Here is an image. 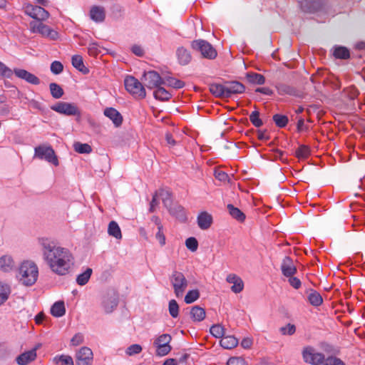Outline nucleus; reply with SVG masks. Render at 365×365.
<instances>
[{
  "instance_id": "nucleus-40",
  "label": "nucleus",
  "mask_w": 365,
  "mask_h": 365,
  "mask_svg": "<svg viewBox=\"0 0 365 365\" xmlns=\"http://www.w3.org/2000/svg\"><path fill=\"white\" fill-rule=\"evenodd\" d=\"M108 233L109 235L119 240L122 238V234L120 227L115 221H111L108 224Z\"/></svg>"
},
{
  "instance_id": "nucleus-25",
  "label": "nucleus",
  "mask_w": 365,
  "mask_h": 365,
  "mask_svg": "<svg viewBox=\"0 0 365 365\" xmlns=\"http://www.w3.org/2000/svg\"><path fill=\"white\" fill-rule=\"evenodd\" d=\"M197 225L201 230H207L212 223V217L207 212H202L197 216Z\"/></svg>"
},
{
  "instance_id": "nucleus-15",
  "label": "nucleus",
  "mask_w": 365,
  "mask_h": 365,
  "mask_svg": "<svg viewBox=\"0 0 365 365\" xmlns=\"http://www.w3.org/2000/svg\"><path fill=\"white\" fill-rule=\"evenodd\" d=\"M225 89L227 98H230L234 94L243 93L245 91V86L239 81H226Z\"/></svg>"
},
{
  "instance_id": "nucleus-38",
  "label": "nucleus",
  "mask_w": 365,
  "mask_h": 365,
  "mask_svg": "<svg viewBox=\"0 0 365 365\" xmlns=\"http://www.w3.org/2000/svg\"><path fill=\"white\" fill-rule=\"evenodd\" d=\"M227 210L230 215L239 222H243L245 220V215L237 207L232 204L227 205Z\"/></svg>"
},
{
  "instance_id": "nucleus-57",
  "label": "nucleus",
  "mask_w": 365,
  "mask_h": 365,
  "mask_svg": "<svg viewBox=\"0 0 365 365\" xmlns=\"http://www.w3.org/2000/svg\"><path fill=\"white\" fill-rule=\"evenodd\" d=\"M227 365H247V362L242 357L235 356L229 359Z\"/></svg>"
},
{
  "instance_id": "nucleus-20",
  "label": "nucleus",
  "mask_w": 365,
  "mask_h": 365,
  "mask_svg": "<svg viewBox=\"0 0 365 365\" xmlns=\"http://www.w3.org/2000/svg\"><path fill=\"white\" fill-rule=\"evenodd\" d=\"M226 280L228 283L232 284L231 290L234 293H240L244 288V283L242 279L235 274H230L227 275Z\"/></svg>"
},
{
  "instance_id": "nucleus-13",
  "label": "nucleus",
  "mask_w": 365,
  "mask_h": 365,
  "mask_svg": "<svg viewBox=\"0 0 365 365\" xmlns=\"http://www.w3.org/2000/svg\"><path fill=\"white\" fill-rule=\"evenodd\" d=\"M118 304V295L114 292H108L103 298L101 305L106 314H110L117 307Z\"/></svg>"
},
{
  "instance_id": "nucleus-36",
  "label": "nucleus",
  "mask_w": 365,
  "mask_h": 365,
  "mask_svg": "<svg viewBox=\"0 0 365 365\" xmlns=\"http://www.w3.org/2000/svg\"><path fill=\"white\" fill-rule=\"evenodd\" d=\"M155 88L156 90L153 92V96L155 99L161 101H166L171 98L172 95L170 93L161 86H159Z\"/></svg>"
},
{
  "instance_id": "nucleus-28",
  "label": "nucleus",
  "mask_w": 365,
  "mask_h": 365,
  "mask_svg": "<svg viewBox=\"0 0 365 365\" xmlns=\"http://www.w3.org/2000/svg\"><path fill=\"white\" fill-rule=\"evenodd\" d=\"M276 88L279 95H289L293 96H298L297 89L286 83H277L276 85Z\"/></svg>"
},
{
  "instance_id": "nucleus-21",
  "label": "nucleus",
  "mask_w": 365,
  "mask_h": 365,
  "mask_svg": "<svg viewBox=\"0 0 365 365\" xmlns=\"http://www.w3.org/2000/svg\"><path fill=\"white\" fill-rule=\"evenodd\" d=\"M36 358V348H34L28 351H25L18 356L16 361L19 365H26L34 361Z\"/></svg>"
},
{
  "instance_id": "nucleus-34",
  "label": "nucleus",
  "mask_w": 365,
  "mask_h": 365,
  "mask_svg": "<svg viewBox=\"0 0 365 365\" xmlns=\"http://www.w3.org/2000/svg\"><path fill=\"white\" fill-rule=\"evenodd\" d=\"M11 292L9 284L0 282V306L4 304L9 299Z\"/></svg>"
},
{
  "instance_id": "nucleus-29",
  "label": "nucleus",
  "mask_w": 365,
  "mask_h": 365,
  "mask_svg": "<svg viewBox=\"0 0 365 365\" xmlns=\"http://www.w3.org/2000/svg\"><path fill=\"white\" fill-rule=\"evenodd\" d=\"M190 317L194 322H200L205 318V311L200 306H194L191 308Z\"/></svg>"
},
{
  "instance_id": "nucleus-31",
  "label": "nucleus",
  "mask_w": 365,
  "mask_h": 365,
  "mask_svg": "<svg viewBox=\"0 0 365 365\" xmlns=\"http://www.w3.org/2000/svg\"><path fill=\"white\" fill-rule=\"evenodd\" d=\"M333 56L336 58L348 59L350 57V52L349 49L344 46H335L333 48Z\"/></svg>"
},
{
  "instance_id": "nucleus-47",
  "label": "nucleus",
  "mask_w": 365,
  "mask_h": 365,
  "mask_svg": "<svg viewBox=\"0 0 365 365\" xmlns=\"http://www.w3.org/2000/svg\"><path fill=\"white\" fill-rule=\"evenodd\" d=\"M200 297V292L197 289H192L187 292L185 297V302L186 304H192Z\"/></svg>"
},
{
  "instance_id": "nucleus-45",
  "label": "nucleus",
  "mask_w": 365,
  "mask_h": 365,
  "mask_svg": "<svg viewBox=\"0 0 365 365\" xmlns=\"http://www.w3.org/2000/svg\"><path fill=\"white\" fill-rule=\"evenodd\" d=\"M210 332L215 338H222L225 335V328L221 324H214L210 327Z\"/></svg>"
},
{
  "instance_id": "nucleus-3",
  "label": "nucleus",
  "mask_w": 365,
  "mask_h": 365,
  "mask_svg": "<svg viewBox=\"0 0 365 365\" xmlns=\"http://www.w3.org/2000/svg\"><path fill=\"white\" fill-rule=\"evenodd\" d=\"M124 84L125 89L135 98L143 99L146 96V91L144 86L133 76H128L125 78Z\"/></svg>"
},
{
  "instance_id": "nucleus-10",
  "label": "nucleus",
  "mask_w": 365,
  "mask_h": 365,
  "mask_svg": "<svg viewBox=\"0 0 365 365\" xmlns=\"http://www.w3.org/2000/svg\"><path fill=\"white\" fill-rule=\"evenodd\" d=\"M51 109L65 115H80L78 107L72 103L60 101L51 106Z\"/></svg>"
},
{
  "instance_id": "nucleus-23",
  "label": "nucleus",
  "mask_w": 365,
  "mask_h": 365,
  "mask_svg": "<svg viewBox=\"0 0 365 365\" xmlns=\"http://www.w3.org/2000/svg\"><path fill=\"white\" fill-rule=\"evenodd\" d=\"M90 18L96 23H102L106 19L105 9L100 6H93L90 10Z\"/></svg>"
},
{
  "instance_id": "nucleus-2",
  "label": "nucleus",
  "mask_w": 365,
  "mask_h": 365,
  "mask_svg": "<svg viewBox=\"0 0 365 365\" xmlns=\"http://www.w3.org/2000/svg\"><path fill=\"white\" fill-rule=\"evenodd\" d=\"M19 275L23 284L31 286L35 284L38 277V266L33 261H24L19 267Z\"/></svg>"
},
{
  "instance_id": "nucleus-11",
  "label": "nucleus",
  "mask_w": 365,
  "mask_h": 365,
  "mask_svg": "<svg viewBox=\"0 0 365 365\" xmlns=\"http://www.w3.org/2000/svg\"><path fill=\"white\" fill-rule=\"evenodd\" d=\"M25 14L36 21H46L50 16L49 13L40 6H34L32 4H27L24 7Z\"/></svg>"
},
{
  "instance_id": "nucleus-54",
  "label": "nucleus",
  "mask_w": 365,
  "mask_h": 365,
  "mask_svg": "<svg viewBox=\"0 0 365 365\" xmlns=\"http://www.w3.org/2000/svg\"><path fill=\"white\" fill-rule=\"evenodd\" d=\"M141 351H142L141 346L140 344H132V345L129 346L126 349L125 353L128 356H133V355L139 354L140 352H141Z\"/></svg>"
},
{
  "instance_id": "nucleus-64",
  "label": "nucleus",
  "mask_w": 365,
  "mask_h": 365,
  "mask_svg": "<svg viewBox=\"0 0 365 365\" xmlns=\"http://www.w3.org/2000/svg\"><path fill=\"white\" fill-rule=\"evenodd\" d=\"M215 177L220 181H225L227 180L228 175L222 170H217L215 172Z\"/></svg>"
},
{
  "instance_id": "nucleus-60",
  "label": "nucleus",
  "mask_w": 365,
  "mask_h": 365,
  "mask_svg": "<svg viewBox=\"0 0 365 365\" xmlns=\"http://www.w3.org/2000/svg\"><path fill=\"white\" fill-rule=\"evenodd\" d=\"M83 336L81 333L76 334L71 339V343L73 346H78L83 342Z\"/></svg>"
},
{
  "instance_id": "nucleus-51",
  "label": "nucleus",
  "mask_w": 365,
  "mask_h": 365,
  "mask_svg": "<svg viewBox=\"0 0 365 365\" xmlns=\"http://www.w3.org/2000/svg\"><path fill=\"white\" fill-rule=\"evenodd\" d=\"M251 123L257 128L262 125V120L259 118V113L257 110L252 112L250 115Z\"/></svg>"
},
{
  "instance_id": "nucleus-18",
  "label": "nucleus",
  "mask_w": 365,
  "mask_h": 365,
  "mask_svg": "<svg viewBox=\"0 0 365 365\" xmlns=\"http://www.w3.org/2000/svg\"><path fill=\"white\" fill-rule=\"evenodd\" d=\"M16 263L10 255H4L0 257V271L10 272L15 269Z\"/></svg>"
},
{
  "instance_id": "nucleus-26",
  "label": "nucleus",
  "mask_w": 365,
  "mask_h": 365,
  "mask_svg": "<svg viewBox=\"0 0 365 365\" xmlns=\"http://www.w3.org/2000/svg\"><path fill=\"white\" fill-rule=\"evenodd\" d=\"M168 210L171 215L181 222H185L187 219L184 208L180 205H173Z\"/></svg>"
},
{
  "instance_id": "nucleus-12",
  "label": "nucleus",
  "mask_w": 365,
  "mask_h": 365,
  "mask_svg": "<svg viewBox=\"0 0 365 365\" xmlns=\"http://www.w3.org/2000/svg\"><path fill=\"white\" fill-rule=\"evenodd\" d=\"M144 86L148 89H153L163 83V78L155 71H149L144 72L143 76Z\"/></svg>"
},
{
  "instance_id": "nucleus-6",
  "label": "nucleus",
  "mask_w": 365,
  "mask_h": 365,
  "mask_svg": "<svg viewBox=\"0 0 365 365\" xmlns=\"http://www.w3.org/2000/svg\"><path fill=\"white\" fill-rule=\"evenodd\" d=\"M29 29L33 34H39L43 37L48 38L51 40H56L58 38V33L44 24L42 21H31Z\"/></svg>"
},
{
  "instance_id": "nucleus-53",
  "label": "nucleus",
  "mask_w": 365,
  "mask_h": 365,
  "mask_svg": "<svg viewBox=\"0 0 365 365\" xmlns=\"http://www.w3.org/2000/svg\"><path fill=\"white\" fill-rule=\"evenodd\" d=\"M13 71L6 66L4 63L0 61V76L8 78H11Z\"/></svg>"
},
{
  "instance_id": "nucleus-48",
  "label": "nucleus",
  "mask_w": 365,
  "mask_h": 365,
  "mask_svg": "<svg viewBox=\"0 0 365 365\" xmlns=\"http://www.w3.org/2000/svg\"><path fill=\"white\" fill-rule=\"evenodd\" d=\"M168 310L170 316L173 318L178 317L179 314V306L176 300L171 299L168 304Z\"/></svg>"
},
{
  "instance_id": "nucleus-24",
  "label": "nucleus",
  "mask_w": 365,
  "mask_h": 365,
  "mask_svg": "<svg viewBox=\"0 0 365 365\" xmlns=\"http://www.w3.org/2000/svg\"><path fill=\"white\" fill-rule=\"evenodd\" d=\"M178 61L180 65H187L192 59L190 51L183 46L178 47L176 50Z\"/></svg>"
},
{
  "instance_id": "nucleus-14",
  "label": "nucleus",
  "mask_w": 365,
  "mask_h": 365,
  "mask_svg": "<svg viewBox=\"0 0 365 365\" xmlns=\"http://www.w3.org/2000/svg\"><path fill=\"white\" fill-rule=\"evenodd\" d=\"M93 359L92 350L87 347H81L76 353L77 365H91Z\"/></svg>"
},
{
  "instance_id": "nucleus-5",
  "label": "nucleus",
  "mask_w": 365,
  "mask_h": 365,
  "mask_svg": "<svg viewBox=\"0 0 365 365\" xmlns=\"http://www.w3.org/2000/svg\"><path fill=\"white\" fill-rule=\"evenodd\" d=\"M193 50L199 51L202 57L208 59L216 58L217 53L215 48L208 41L203 39H197L191 42Z\"/></svg>"
},
{
  "instance_id": "nucleus-55",
  "label": "nucleus",
  "mask_w": 365,
  "mask_h": 365,
  "mask_svg": "<svg viewBox=\"0 0 365 365\" xmlns=\"http://www.w3.org/2000/svg\"><path fill=\"white\" fill-rule=\"evenodd\" d=\"M63 70V64L58 61H54L51 64V71L55 74L58 75L60 74Z\"/></svg>"
},
{
  "instance_id": "nucleus-46",
  "label": "nucleus",
  "mask_w": 365,
  "mask_h": 365,
  "mask_svg": "<svg viewBox=\"0 0 365 365\" xmlns=\"http://www.w3.org/2000/svg\"><path fill=\"white\" fill-rule=\"evenodd\" d=\"M272 119L276 125L279 128L285 127L289 121L287 116L281 114L274 115Z\"/></svg>"
},
{
  "instance_id": "nucleus-43",
  "label": "nucleus",
  "mask_w": 365,
  "mask_h": 365,
  "mask_svg": "<svg viewBox=\"0 0 365 365\" xmlns=\"http://www.w3.org/2000/svg\"><path fill=\"white\" fill-rule=\"evenodd\" d=\"M50 92L53 98L58 99L63 96L64 91L63 88L56 83L49 84Z\"/></svg>"
},
{
  "instance_id": "nucleus-33",
  "label": "nucleus",
  "mask_w": 365,
  "mask_h": 365,
  "mask_svg": "<svg viewBox=\"0 0 365 365\" xmlns=\"http://www.w3.org/2000/svg\"><path fill=\"white\" fill-rule=\"evenodd\" d=\"M158 193L163 201V205L167 208V210L173 205L171 193L169 190L160 189L158 190Z\"/></svg>"
},
{
  "instance_id": "nucleus-39",
  "label": "nucleus",
  "mask_w": 365,
  "mask_h": 365,
  "mask_svg": "<svg viewBox=\"0 0 365 365\" xmlns=\"http://www.w3.org/2000/svg\"><path fill=\"white\" fill-rule=\"evenodd\" d=\"M163 85H166L174 88L179 89L185 86V83L173 77L166 76L163 78Z\"/></svg>"
},
{
  "instance_id": "nucleus-58",
  "label": "nucleus",
  "mask_w": 365,
  "mask_h": 365,
  "mask_svg": "<svg viewBox=\"0 0 365 365\" xmlns=\"http://www.w3.org/2000/svg\"><path fill=\"white\" fill-rule=\"evenodd\" d=\"M322 348L327 354H331V356L338 354L339 351V349L335 348L334 346L327 343L322 344Z\"/></svg>"
},
{
  "instance_id": "nucleus-7",
  "label": "nucleus",
  "mask_w": 365,
  "mask_h": 365,
  "mask_svg": "<svg viewBox=\"0 0 365 365\" xmlns=\"http://www.w3.org/2000/svg\"><path fill=\"white\" fill-rule=\"evenodd\" d=\"M34 158L45 160L56 166L58 165V158L51 146L39 145L36 147Z\"/></svg>"
},
{
  "instance_id": "nucleus-56",
  "label": "nucleus",
  "mask_w": 365,
  "mask_h": 365,
  "mask_svg": "<svg viewBox=\"0 0 365 365\" xmlns=\"http://www.w3.org/2000/svg\"><path fill=\"white\" fill-rule=\"evenodd\" d=\"M296 331V327L294 324H288L285 327L280 328V332L283 335H292Z\"/></svg>"
},
{
  "instance_id": "nucleus-30",
  "label": "nucleus",
  "mask_w": 365,
  "mask_h": 365,
  "mask_svg": "<svg viewBox=\"0 0 365 365\" xmlns=\"http://www.w3.org/2000/svg\"><path fill=\"white\" fill-rule=\"evenodd\" d=\"M238 344V339L233 336H223L220 340V345L226 349H230Z\"/></svg>"
},
{
  "instance_id": "nucleus-50",
  "label": "nucleus",
  "mask_w": 365,
  "mask_h": 365,
  "mask_svg": "<svg viewBox=\"0 0 365 365\" xmlns=\"http://www.w3.org/2000/svg\"><path fill=\"white\" fill-rule=\"evenodd\" d=\"M322 365H345V364L339 358L334 356H329L327 358H324Z\"/></svg>"
},
{
  "instance_id": "nucleus-63",
  "label": "nucleus",
  "mask_w": 365,
  "mask_h": 365,
  "mask_svg": "<svg viewBox=\"0 0 365 365\" xmlns=\"http://www.w3.org/2000/svg\"><path fill=\"white\" fill-rule=\"evenodd\" d=\"M289 282L295 289H298L301 286V281L297 277L293 276L289 277Z\"/></svg>"
},
{
  "instance_id": "nucleus-9",
  "label": "nucleus",
  "mask_w": 365,
  "mask_h": 365,
  "mask_svg": "<svg viewBox=\"0 0 365 365\" xmlns=\"http://www.w3.org/2000/svg\"><path fill=\"white\" fill-rule=\"evenodd\" d=\"M304 361L312 365H322L325 358L322 353L317 352L312 346H307L302 351Z\"/></svg>"
},
{
  "instance_id": "nucleus-37",
  "label": "nucleus",
  "mask_w": 365,
  "mask_h": 365,
  "mask_svg": "<svg viewBox=\"0 0 365 365\" xmlns=\"http://www.w3.org/2000/svg\"><path fill=\"white\" fill-rule=\"evenodd\" d=\"M309 303L314 307L321 305L323 302V299L321 294L312 289H309V293L307 297Z\"/></svg>"
},
{
  "instance_id": "nucleus-1",
  "label": "nucleus",
  "mask_w": 365,
  "mask_h": 365,
  "mask_svg": "<svg viewBox=\"0 0 365 365\" xmlns=\"http://www.w3.org/2000/svg\"><path fill=\"white\" fill-rule=\"evenodd\" d=\"M39 244L43 259L53 273L62 276L70 272L74 258L69 250L57 245L56 242L48 238L41 239Z\"/></svg>"
},
{
  "instance_id": "nucleus-16",
  "label": "nucleus",
  "mask_w": 365,
  "mask_h": 365,
  "mask_svg": "<svg viewBox=\"0 0 365 365\" xmlns=\"http://www.w3.org/2000/svg\"><path fill=\"white\" fill-rule=\"evenodd\" d=\"M13 73L31 84L38 85L40 83V79L37 76L24 69L16 68L13 71Z\"/></svg>"
},
{
  "instance_id": "nucleus-4",
  "label": "nucleus",
  "mask_w": 365,
  "mask_h": 365,
  "mask_svg": "<svg viewBox=\"0 0 365 365\" xmlns=\"http://www.w3.org/2000/svg\"><path fill=\"white\" fill-rule=\"evenodd\" d=\"M169 279L175 296L177 297H182L188 286V281L183 273L174 270Z\"/></svg>"
},
{
  "instance_id": "nucleus-27",
  "label": "nucleus",
  "mask_w": 365,
  "mask_h": 365,
  "mask_svg": "<svg viewBox=\"0 0 365 365\" xmlns=\"http://www.w3.org/2000/svg\"><path fill=\"white\" fill-rule=\"evenodd\" d=\"M209 89L210 93L217 98H227L225 83L224 84L217 83H211Z\"/></svg>"
},
{
  "instance_id": "nucleus-42",
  "label": "nucleus",
  "mask_w": 365,
  "mask_h": 365,
  "mask_svg": "<svg viewBox=\"0 0 365 365\" xmlns=\"http://www.w3.org/2000/svg\"><path fill=\"white\" fill-rule=\"evenodd\" d=\"M92 269L87 268L85 272L78 274L76 277V282L81 286H83L88 283L91 274Z\"/></svg>"
},
{
  "instance_id": "nucleus-44",
  "label": "nucleus",
  "mask_w": 365,
  "mask_h": 365,
  "mask_svg": "<svg viewBox=\"0 0 365 365\" xmlns=\"http://www.w3.org/2000/svg\"><path fill=\"white\" fill-rule=\"evenodd\" d=\"M73 148L76 152L81 154H88L92 151L91 147L87 143H81L80 142L73 144Z\"/></svg>"
},
{
  "instance_id": "nucleus-59",
  "label": "nucleus",
  "mask_w": 365,
  "mask_h": 365,
  "mask_svg": "<svg viewBox=\"0 0 365 365\" xmlns=\"http://www.w3.org/2000/svg\"><path fill=\"white\" fill-rule=\"evenodd\" d=\"M159 194L158 193V190L155 192V194L153 196V199L150 204V208L149 212H153L155 211V207H157L159 205Z\"/></svg>"
},
{
  "instance_id": "nucleus-61",
  "label": "nucleus",
  "mask_w": 365,
  "mask_h": 365,
  "mask_svg": "<svg viewBox=\"0 0 365 365\" xmlns=\"http://www.w3.org/2000/svg\"><path fill=\"white\" fill-rule=\"evenodd\" d=\"M155 238L159 241L161 246H164L165 245V237L163 232V229L158 230V232L155 234Z\"/></svg>"
},
{
  "instance_id": "nucleus-22",
  "label": "nucleus",
  "mask_w": 365,
  "mask_h": 365,
  "mask_svg": "<svg viewBox=\"0 0 365 365\" xmlns=\"http://www.w3.org/2000/svg\"><path fill=\"white\" fill-rule=\"evenodd\" d=\"M281 269L282 274L286 277L293 276L297 272V269L294 265L292 259L287 256L282 260Z\"/></svg>"
},
{
  "instance_id": "nucleus-41",
  "label": "nucleus",
  "mask_w": 365,
  "mask_h": 365,
  "mask_svg": "<svg viewBox=\"0 0 365 365\" xmlns=\"http://www.w3.org/2000/svg\"><path fill=\"white\" fill-rule=\"evenodd\" d=\"M246 78L250 83L253 84L262 85L265 82L264 76L260 73H248Z\"/></svg>"
},
{
  "instance_id": "nucleus-62",
  "label": "nucleus",
  "mask_w": 365,
  "mask_h": 365,
  "mask_svg": "<svg viewBox=\"0 0 365 365\" xmlns=\"http://www.w3.org/2000/svg\"><path fill=\"white\" fill-rule=\"evenodd\" d=\"M131 51L135 55L138 56H143L144 55V50L139 45H133L131 47Z\"/></svg>"
},
{
  "instance_id": "nucleus-8",
  "label": "nucleus",
  "mask_w": 365,
  "mask_h": 365,
  "mask_svg": "<svg viewBox=\"0 0 365 365\" xmlns=\"http://www.w3.org/2000/svg\"><path fill=\"white\" fill-rule=\"evenodd\" d=\"M172 337L168 334H163L159 336L154 341V346H156V354L160 356L167 355L172 349L170 342Z\"/></svg>"
},
{
  "instance_id": "nucleus-32",
  "label": "nucleus",
  "mask_w": 365,
  "mask_h": 365,
  "mask_svg": "<svg viewBox=\"0 0 365 365\" xmlns=\"http://www.w3.org/2000/svg\"><path fill=\"white\" fill-rule=\"evenodd\" d=\"M66 313L64 302L58 301L55 302L51 308V314L55 317H61Z\"/></svg>"
},
{
  "instance_id": "nucleus-19",
  "label": "nucleus",
  "mask_w": 365,
  "mask_h": 365,
  "mask_svg": "<svg viewBox=\"0 0 365 365\" xmlns=\"http://www.w3.org/2000/svg\"><path fill=\"white\" fill-rule=\"evenodd\" d=\"M103 114L112 120L115 127L121 125L123 123V116L115 108L112 107L106 108L103 111Z\"/></svg>"
},
{
  "instance_id": "nucleus-35",
  "label": "nucleus",
  "mask_w": 365,
  "mask_h": 365,
  "mask_svg": "<svg viewBox=\"0 0 365 365\" xmlns=\"http://www.w3.org/2000/svg\"><path fill=\"white\" fill-rule=\"evenodd\" d=\"M71 63L74 68L84 74L89 72V70L84 66L83 58L80 55H74L72 56Z\"/></svg>"
},
{
  "instance_id": "nucleus-52",
  "label": "nucleus",
  "mask_w": 365,
  "mask_h": 365,
  "mask_svg": "<svg viewBox=\"0 0 365 365\" xmlns=\"http://www.w3.org/2000/svg\"><path fill=\"white\" fill-rule=\"evenodd\" d=\"M185 245L191 252H195L198 247V242L195 237H191L186 240Z\"/></svg>"
},
{
  "instance_id": "nucleus-17",
  "label": "nucleus",
  "mask_w": 365,
  "mask_h": 365,
  "mask_svg": "<svg viewBox=\"0 0 365 365\" xmlns=\"http://www.w3.org/2000/svg\"><path fill=\"white\" fill-rule=\"evenodd\" d=\"M299 4L304 12L313 13L321 9L322 2V0H302Z\"/></svg>"
},
{
  "instance_id": "nucleus-49",
  "label": "nucleus",
  "mask_w": 365,
  "mask_h": 365,
  "mask_svg": "<svg viewBox=\"0 0 365 365\" xmlns=\"http://www.w3.org/2000/svg\"><path fill=\"white\" fill-rule=\"evenodd\" d=\"M310 155V148L307 145H301L296 150V156L299 158H307Z\"/></svg>"
}]
</instances>
